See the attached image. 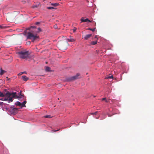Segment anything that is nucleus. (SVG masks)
<instances>
[{
  "label": "nucleus",
  "mask_w": 154,
  "mask_h": 154,
  "mask_svg": "<svg viewBox=\"0 0 154 154\" xmlns=\"http://www.w3.org/2000/svg\"><path fill=\"white\" fill-rule=\"evenodd\" d=\"M68 45V43L67 41L64 40L58 42L57 44L58 48L60 50H62L66 49Z\"/></svg>",
  "instance_id": "nucleus-1"
},
{
  "label": "nucleus",
  "mask_w": 154,
  "mask_h": 154,
  "mask_svg": "<svg viewBox=\"0 0 154 154\" xmlns=\"http://www.w3.org/2000/svg\"><path fill=\"white\" fill-rule=\"evenodd\" d=\"M27 39L31 40L33 42L38 39L39 38L38 36L37 35H34L33 32H28L27 33Z\"/></svg>",
  "instance_id": "nucleus-2"
},
{
  "label": "nucleus",
  "mask_w": 154,
  "mask_h": 154,
  "mask_svg": "<svg viewBox=\"0 0 154 154\" xmlns=\"http://www.w3.org/2000/svg\"><path fill=\"white\" fill-rule=\"evenodd\" d=\"M20 58L25 59L28 57L29 55V52L27 51H20L18 53Z\"/></svg>",
  "instance_id": "nucleus-3"
},
{
  "label": "nucleus",
  "mask_w": 154,
  "mask_h": 154,
  "mask_svg": "<svg viewBox=\"0 0 154 154\" xmlns=\"http://www.w3.org/2000/svg\"><path fill=\"white\" fill-rule=\"evenodd\" d=\"M5 91H6L5 93V92L3 93L0 91V97H3L5 96V99H7L8 101V99L11 96V92L7 91L6 89H5Z\"/></svg>",
  "instance_id": "nucleus-4"
},
{
  "label": "nucleus",
  "mask_w": 154,
  "mask_h": 154,
  "mask_svg": "<svg viewBox=\"0 0 154 154\" xmlns=\"http://www.w3.org/2000/svg\"><path fill=\"white\" fill-rule=\"evenodd\" d=\"M80 74L77 73L76 75L72 77H70L66 78V80L67 81H72L75 80L79 78Z\"/></svg>",
  "instance_id": "nucleus-5"
},
{
  "label": "nucleus",
  "mask_w": 154,
  "mask_h": 154,
  "mask_svg": "<svg viewBox=\"0 0 154 154\" xmlns=\"http://www.w3.org/2000/svg\"><path fill=\"white\" fill-rule=\"evenodd\" d=\"M75 40L74 38L72 36H69V38L66 39V41H69V42H74L75 41Z\"/></svg>",
  "instance_id": "nucleus-6"
},
{
  "label": "nucleus",
  "mask_w": 154,
  "mask_h": 154,
  "mask_svg": "<svg viewBox=\"0 0 154 154\" xmlns=\"http://www.w3.org/2000/svg\"><path fill=\"white\" fill-rule=\"evenodd\" d=\"M16 92H12L11 93V96L12 95V97L14 98H18L19 97L16 95Z\"/></svg>",
  "instance_id": "nucleus-7"
},
{
  "label": "nucleus",
  "mask_w": 154,
  "mask_h": 154,
  "mask_svg": "<svg viewBox=\"0 0 154 154\" xmlns=\"http://www.w3.org/2000/svg\"><path fill=\"white\" fill-rule=\"evenodd\" d=\"M81 22H86L87 21H88L89 22H91L92 21H90L88 19L86 18L85 19H84L83 18V17H82L81 19Z\"/></svg>",
  "instance_id": "nucleus-8"
},
{
  "label": "nucleus",
  "mask_w": 154,
  "mask_h": 154,
  "mask_svg": "<svg viewBox=\"0 0 154 154\" xmlns=\"http://www.w3.org/2000/svg\"><path fill=\"white\" fill-rule=\"evenodd\" d=\"M12 111L13 113H17V112L18 109L17 108L11 107Z\"/></svg>",
  "instance_id": "nucleus-9"
},
{
  "label": "nucleus",
  "mask_w": 154,
  "mask_h": 154,
  "mask_svg": "<svg viewBox=\"0 0 154 154\" xmlns=\"http://www.w3.org/2000/svg\"><path fill=\"white\" fill-rule=\"evenodd\" d=\"M92 34H89L86 35L84 37V39L85 40L88 39V38H90L92 36Z\"/></svg>",
  "instance_id": "nucleus-10"
},
{
  "label": "nucleus",
  "mask_w": 154,
  "mask_h": 154,
  "mask_svg": "<svg viewBox=\"0 0 154 154\" xmlns=\"http://www.w3.org/2000/svg\"><path fill=\"white\" fill-rule=\"evenodd\" d=\"M23 80L24 81H27L28 80L29 78L26 76H23L22 77Z\"/></svg>",
  "instance_id": "nucleus-11"
},
{
  "label": "nucleus",
  "mask_w": 154,
  "mask_h": 154,
  "mask_svg": "<svg viewBox=\"0 0 154 154\" xmlns=\"http://www.w3.org/2000/svg\"><path fill=\"white\" fill-rule=\"evenodd\" d=\"M15 105H16V106H21V103L19 101H17L15 103Z\"/></svg>",
  "instance_id": "nucleus-12"
},
{
  "label": "nucleus",
  "mask_w": 154,
  "mask_h": 154,
  "mask_svg": "<svg viewBox=\"0 0 154 154\" xmlns=\"http://www.w3.org/2000/svg\"><path fill=\"white\" fill-rule=\"evenodd\" d=\"M51 5L52 6H54V7H57L59 5L58 3H51Z\"/></svg>",
  "instance_id": "nucleus-13"
},
{
  "label": "nucleus",
  "mask_w": 154,
  "mask_h": 154,
  "mask_svg": "<svg viewBox=\"0 0 154 154\" xmlns=\"http://www.w3.org/2000/svg\"><path fill=\"white\" fill-rule=\"evenodd\" d=\"M13 97H10L9 98V99H8V102L9 103H10V102H12L13 101Z\"/></svg>",
  "instance_id": "nucleus-14"
},
{
  "label": "nucleus",
  "mask_w": 154,
  "mask_h": 154,
  "mask_svg": "<svg viewBox=\"0 0 154 154\" xmlns=\"http://www.w3.org/2000/svg\"><path fill=\"white\" fill-rule=\"evenodd\" d=\"M6 28V26H5L4 24L2 25H0V28L1 29H5Z\"/></svg>",
  "instance_id": "nucleus-15"
},
{
  "label": "nucleus",
  "mask_w": 154,
  "mask_h": 154,
  "mask_svg": "<svg viewBox=\"0 0 154 154\" xmlns=\"http://www.w3.org/2000/svg\"><path fill=\"white\" fill-rule=\"evenodd\" d=\"M97 43V41H93L91 42V44L94 45L96 44Z\"/></svg>",
  "instance_id": "nucleus-16"
},
{
  "label": "nucleus",
  "mask_w": 154,
  "mask_h": 154,
  "mask_svg": "<svg viewBox=\"0 0 154 154\" xmlns=\"http://www.w3.org/2000/svg\"><path fill=\"white\" fill-rule=\"evenodd\" d=\"M50 68L49 67H46L45 68V70L47 71H49L50 70Z\"/></svg>",
  "instance_id": "nucleus-17"
},
{
  "label": "nucleus",
  "mask_w": 154,
  "mask_h": 154,
  "mask_svg": "<svg viewBox=\"0 0 154 154\" xmlns=\"http://www.w3.org/2000/svg\"><path fill=\"white\" fill-rule=\"evenodd\" d=\"M5 72V71L4 70H2L1 69L0 74L1 75H2Z\"/></svg>",
  "instance_id": "nucleus-18"
},
{
  "label": "nucleus",
  "mask_w": 154,
  "mask_h": 154,
  "mask_svg": "<svg viewBox=\"0 0 154 154\" xmlns=\"http://www.w3.org/2000/svg\"><path fill=\"white\" fill-rule=\"evenodd\" d=\"M21 108L24 107H26L25 104L23 102L22 103H21Z\"/></svg>",
  "instance_id": "nucleus-19"
},
{
  "label": "nucleus",
  "mask_w": 154,
  "mask_h": 154,
  "mask_svg": "<svg viewBox=\"0 0 154 154\" xmlns=\"http://www.w3.org/2000/svg\"><path fill=\"white\" fill-rule=\"evenodd\" d=\"M21 108L24 107H26L25 104L23 102L22 103H21Z\"/></svg>",
  "instance_id": "nucleus-20"
},
{
  "label": "nucleus",
  "mask_w": 154,
  "mask_h": 154,
  "mask_svg": "<svg viewBox=\"0 0 154 154\" xmlns=\"http://www.w3.org/2000/svg\"><path fill=\"white\" fill-rule=\"evenodd\" d=\"M47 9H55L54 7H47Z\"/></svg>",
  "instance_id": "nucleus-21"
},
{
  "label": "nucleus",
  "mask_w": 154,
  "mask_h": 154,
  "mask_svg": "<svg viewBox=\"0 0 154 154\" xmlns=\"http://www.w3.org/2000/svg\"><path fill=\"white\" fill-rule=\"evenodd\" d=\"M38 5H39V4H38V5H34L32 6V8H37L38 7Z\"/></svg>",
  "instance_id": "nucleus-22"
},
{
  "label": "nucleus",
  "mask_w": 154,
  "mask_h": 154,
  "mask_svg": "<svg viewBox=\"0 0 154 154\" xmlns=\"http://www.w3.org/2000/svg\"><path fill=\"white\" fill-rule=\"evenodd\" d=\"M0 100H3V101H7V99H5L4 97H3L1 99H0Z\"/></svg>",
  "instance_id": "nucleus-23"
},
{
  "label": "nucleus",
  "mask_w": 154,
  "mask_h": 154,
  "mask_svg": "<svg viewBox=\"0 0 154 154\" xmlns=\"http://www.w3.org/2000/svg\"><path fill=\"white\" fill-rule=\"evenodd\" d=\"M113 78L112 75H111L110 76H109L106 78V79H111L112 78Z\"/></svg>",
  "instance_id": "nucleus-24"
},
{
  "label": "nucleus",
  "mask_w": 154,
  "mask_h": 154,
  "mask_svg": "<svg viewBox=\"0 0 154 154\" xmlns=\"http://www.w3.org/2000/svg\"><path fill=\"white\" fill-rule=\"evenodd\" d=\"M45 118H51L50 115H47L45 116Z\"/></svg>",
  "instance_id": "nucleus-25"
},
{
  "label": "nucleus",
  "mask_w": 154,
  "mask_h": 154,
  "mask_svg": "<svg viewBox=\"0 0 154 154\" xmlns=\"http://www.w3.org/2000/svg\"><path fill=\"white\" fill-rule=\"evenodd\" d=\"M95 28H94V29H91V28H89L88 29H89V30H90L91 31H94L95 30Z\"/></svg>",
  "instance_id": "nucleus-26"
},
{
  "label": "nucleus",
  "mask_w": 154,
  "mask_h": 154,
  "mask_svg": "<svg viewBox=\"0 0 154 154\" xmlns=\"http://www.w3.org/2000/svg\"><path fill=\"white\" fill-rule=\"evenodd\" d=\"M40 24V22H36L35 23V25H39Z\"/></svg>",
  "instance_id": "nucleus-27"
},
{
  "label": "nucleus",
  "mask_w": 154,
  "mask_h": 154,
  "mask_svg": "<svg viewBox=\"0 0 154 154\" xmlns=\"http://www.w3.org/2000/svg\"><path fill=\"white\" fill-rule=\"evenodd\" d=\"M102 100H105L106 102H108V101H107V100H106V98H103L102 99Z\"/></svg>",
  "instance_id": "nucleus-28"
},
{
  "label": "nucleus",
  "mask_w": 154,
  "mask_h": 154,
  "mask_svg": "<svg viewBox=\"0 0 154 154\" xmlns=\"http://www.w3.org/2000/svg\"><path fill=\"white\" fill-rule=\"evenodd\" d=\"M76 29L77 28H74L72 30L73 32H75Z\"/></svg>",
  "instance_id": "nucleus-29"
},
{
  "label": "nucleus",
  "mask_w": 154,
  "mask_h": 154,
  "mask_svg": "<svg viewBox=\"0 0 154 154\" xmlns=\"http://www.w3.org/2000/svg\"><path fill=\"white\" fill-rule=\"evenodd\" d=\"M97 111H96V112H95L91 113V114L96 115L97 114Z\"/></svg>",
  "instance_id": "nucleus-30"
},
{
  "label": "nucleus",
  "mask_w": 154,
  "mask_h": 154,
  "mask_svg": "<svg viewBox=\"0 0 154 154\" xmlns=\"http://www.w3.org/2000/svg\"><path fill=\"white\" fill-rule=\"evenodd\" d=\"M26 73V72H20L19 74H20V75H21L23 73Z\"/></svg>",
  "instance_id": "nucleus-31"
},
{
  "label": "nucleus",
  "mask_w": 154,
  "mask_h": 154,
  "mask_svg": "<svg viewBox=\"0 0 154 154\" xmlns=\"http://www.w3.org/2000/svg\"><path fill=\"white\" fill-rule=\"evenodd\" d=\"M38 29L39 32H41L42 31L41 29L40 28H38Z\"/></svg>",
  "instance_id": "nucleus-32"
},
{
  "label": "nucleus",
  "mask_w": 154,
  "mask_h": 154,
  "mask_svg": "<svg viewBox=\"0 0 154 154\" xmlns=\"http://www.w3.org/2000/svg\"><path fill=\"white\" fill-rule=\"evenodd\" d=\"M31 28H32L33 29H34V28H36V27L35 26H31Z\"/></svg>",
  "instance_id": "nucleus-33"
},
{
  "label": "nucleus",
  "mask_w": 154,
  "mask_h": 154,
  "mask_svg": "<svg viewBox=\"0 0 154 154\" xmlns=\"http://www.w3.org/2000/svg\"><path fill=\"white\" fill-rule=\"evenodd\" d=\"M54 27L55 28V29H56L57 28V26L55 25H54Z\"/></svg>",
  "instance_id": "nucleus-34"
},
{
  "label": "nucleus",
  "mask_w": 154,
  "mask_h": 154,
  "mask_svg": "<svg viewBox=\"0 0 154 154\" xmlns=\"http://www.w3.org/2000/svg\"><path fill=\"white\" fill-rule=\"evenodd\" d=\"M22 2L23 4H25L26 3V2L24 1H22Z\"/></svg>",
  "instance_id": "nucleus-35"
},
{
  "label": "nucleus",
  "mask_w": 154,
  "mask_h": 154,
  "mask_svg": "<svg viewBox=\"0 0 154 154\" xmlns=\"http://www.w3.org/2000/svg\"><path fill=\"white\" fill-rule=\"evenodd\" d=\"M23 103H25V104H26V101H24L23 102Z\"/></svg>",
  "instance_id": "nucleus-36"
},
{
  "label": "nucleus",
  "mask_w": 154,
  "mask_h": 154,
  "mask_svg": "<svg viewBox=\"0 0 154 154\" xmlns=\"http://www.w3.org/2000/svg\"><path fill=\"white\" fill-rule=\"evenodd\" d=\"M3 103L2 102H0V105H2Z\"/></svg>",
  "instance_id": "nucleus-37"
},
{
  "label": "nucleus",
  "mask_w": 154,
  "mask_h": 154,
  "mask_svg": "<svg viewBox=\"0 0 154 154\" xmlns=\"http://www.w3.org/2000/svg\"><path fill=\"white\" fill-rule=\"evenodd\" d=\"M59 131V130H56V131H54L55 132V131Z\"/></svg>",
  "instance_id": "nucleus-38"
},
{
  "label": "nucleus",
  "mask_w": 154,
  "mask_h": 154,
  "mask_svg": "<svg viewBox=\"0 0 154 154\" xmlns=\"http://www.w3.org/2000/svg\"><path fill=\"white\" fill-rule=\"evenodd\" d=\"M95 38H96V36H95Z\"/></svg>",
  "instance_id": "nucleus-39"
},
{
  "label": "nucleus",
  "mask_w": 154,
  "mask_h": 154,
  "mask_svg": "<svg viewBox=\"0 0 154 154\" xmlns=\"http://www.w3.org/2000/svg\"><path fill=\"white\" fill-rule=\"evenodd\" d=\"M29 42V43L30 44V42Z\"/></svg>",
  "instance_id": "nucleus-40"
}]
</instances>
